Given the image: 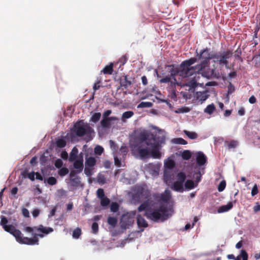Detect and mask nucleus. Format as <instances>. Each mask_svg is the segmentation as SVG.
<instances>
[{
    "label": "nucleus",
    "instance_id": "f257e3e1",
    "mask_svg": "<svg viewBox=\"0 0 260 260\" xmlns=\"http://www.w3.org/2000/svg\"><path fill=\"white\" fill-rule=\"evenodd\" d=\"M149 134L144 131L141 132L135 138L134 148L141 159L151 157L155 159H159L161 156L160 152V144L165 143L166 138L163 136L158 141L150 143L149 140Z\"/></svg>",
    "mask_w": 260,
    "mask_h": 260
},
{
    "label": "nucleus",
    "instance_id": "f03ea898",
    "mask_svg": "<svg viewBox=\"0 0 260 260\" xmlns=\"http://www.w3.org/2000/svg\"><path fill=\"white\" fill-rule=\"evenodd\" d=\"M153 202L150 199L143 202L138 208L140 212L145 211V216L147 219L155 222H163L172 216L173 211L171 208L161 205L157 208H152Z\"/></svg>",
    "mask_w": 260,
    "mask_h": 260
},
{
    "label": "nucleus",
    "instance_id": "7ed1b4c3",
    "mask_svg": "<svg viewBox=\"0 0 260 260\" xmlns=\"http://www.w3.org/2000/svg\"><path fill=\"white\" fill-rule=\"evenodd\" d=\"M197 61V57H191L189 59L182 61L178 67L180 76L183 78L192 76L197 72L203 74L201 71H198L196 66L191 67Z\"/></svg>",
    "mask_w": 260,
    "mask_h": 260
},
{
    "label": "nucleus",
    "instance_id": "20e7f679",
    "mask_svg": "<svg viewBox=\"0 0 260 260\" xmlns=\"http://www.w3.org/2000/svg\"><path fill=\"white\" fill-rule=\"evenodd\" d=\"M197 59L201 60V62L196 66L198 71H201L202 73L206 68H208L210 64V60H213V53L210 52V49L206 48L201 50L197 55Z\"/></svg>",
    "mask_w": 260,
    "mask_h": 260
},
{
    "label": "nucleus",
    "instance_id": "39448f33",
    "mask_svg": "<svg viewBox=\"0 0 260 260\" xmlns=\"http://www.w3.org/2000/svg\"><path fill=\"white\" fill-rule=\"evenodd\" d=\"M233 55V52L231 50H227L221 52L213 53V61L218 63L220 66H225L226 69H230L229 66V59Z\"/></svg>",
    "mask_w": 260,
    "mask_h": 260
},
{
    "label": "nucleus",
    "instance_id": "423d86ee",
    "mask_svg": "<svg viewBox=\"0 0 260 260\" xmlns=\"http://www.w3.org/2000/svg\"><path fill=\"white\" fill-rule=\"evenodd\" d=\"M5 231L10 233L15 237L17 242L20 244H32L33 241L28 239V237H24L21 231L16 229L12 225H6L3 228Z\"/></svg>",
    "mask_w": 260,
    "mask_h": 260
},
{
    "label": "nucleus",
    "instance_id": "0eeeda50",
    "mask_svg": "<svg viewBox=\"0 0 260 260\" xmlns=\"http://www.w3.org/2000/svg\"><path fill=\"white\" fill-rule=\"evenodd\" d=\"M72 132L77 136L81 137L90 134L93 132V129L88 123H85L83 120H79L75 123Z\"/></svg>",
    "mask_w": 260,
    "mask_h": 260
},
{
    "label": "nucleus",
    "instance_id": "6e6552de",
    "mask_svg": "<svg viewBox=\"0 0 260 260\" xmlns=\"http://www.w3.org/2000/svg\"><path fill=\"white\" fill-rule=\"evenodd\" d=\"M135 212L127 213L122 215L120 224L123 229H126L132 226L134 223Z\"/></svg>",
    "mask_w": 260,
    "mask_h": 260
},
{
    "label": "nucleus",
    "instance_id": "1a4fd4ad",
    "mask_svg": "<svg viewBox=\"0 0 260 260\" xmlns=\"http://www.w3.org/2000/svg\"><path fill=\"white\" fill-rule=\"evenodd\" d=\"M167 68H168V71L170 73L169 76L174 80L175 83H177L176 76L178 74L180 75L178 67L175 66L174 64H171L167 66Z\"/></svg>",
    "mask_w": 260,
    "mask_h": 260
},
{
    "label": "nucleus",
    "instance_id": "9d476101",
    "mask_svg": "<svg viewBox=\"0 0 260 260\" xmlns=\"http://www.w3.org/2000/svg\"><path fill=\"white\" fill-rule=\"evenodd\" d=\"M176 83L174 82H171V85H169L168 90L169 91V97L174 101H177V94L176 89Z\"/></svg>",
    "mask_w": 260,
    "mask_h": 260
},
{
    "label": "nucleus",
    "instance_id": "9b49d317",
    "mask_svg": "<svg viewBox=\"0 0 260 260\" xmlns=\"http://www.w3.org/2000/svg\"><path fill=\"white\" fill-rule=\"evenodd\" d=\"M196 161L199 166H203L207 162V157L202 152L200 151L197 153Z\"/></svg>",
    "mask_w": 260,
    "mask_h": 260
},
{
    "label": "nucleus",
    "instance_id": "f8f14e48",
    "mask_svg": "<svg viewBox=\"0 0 260 260\" xmlns=\"http://www.w3.org/2000/svg\"><path fill=\"white\" fill-rule=\"evenodd\" d=\"M137 223L139 228H143L141 230V231H143L144 230V228H146L148 226V224L146 220L141 215H137Z\"/></svg>",
    "mask_w": 260,
    "mask_h": 260
},
{
    "label": "nucleus",
    "instance_id": "ddd939ff",
    "mask_svg": "<svg viewBox=\"0 0 260 260\" xmlns=\"http://www.w3.org/2000/svg\"><path fill=\"white\" fill-rule=\"evenodd\" d=\"M196 96L198 100L203 103L209 98V94H208L207 91H198L196 92Z\"/></svg>",
    "mask_w": 260,
    "mask_h": 260
},
{
    "label": "nucleus",
    "instance_id": "4468645a",
    "mask_svg": "<svg viewBox=\"0 0 260 260\" xmlns=\"http://www.w3.org/2000/svg\"><path fill=\"white\" fill-rule=\"evenodd\" d=\"M96 163V159L92 156H88V154L85 155V165L89 167H93Z\"/></svg>",
    "mask_w": 260,
    "mask_h": 260
},
{
    "label": "nucleus",
    "instance_id": "2eb2a0df",
    "mask_svg": "<svg viewBox=\"0 0 260 260\" xmlns=\"http://www.w3.org/2000/svg\"><path fill=\"white\" fill-rule=\"evenodd\" d=\"M117 119V118L115 117H109V118H103V119L101 121V124L102 126V127L104 128H107L110 126V122L111 121H114Z\"/></svg>",
    "mask_w": 260,
    "mask_h": 260
},
{
    "label": "nucleus",
    "instance_id": "dca6fc26",
    "mask_svg": "<svg viewBox=\"0 0 260 260\" xmlns=\"http://www.w3.org/2000/svg\"><path fill=\"white\" fill-rule=\"evenodd\" d=\"M73 166L75 169L77 171V173H81L84 168L83 161L79 160H75L74 161Z\"/></svg>",
    "mask_w": 260,
    "mask_h": 260
},
{
    "label": "nucleus",
    "instance_id": "f3484780",
    "mask_svg": "<svg viewBox=\"0 0 260 260\" xmlns=\"http://www.w3.org/2000/svg\"><path fill=\"white\" fill-rule=\"evenodd\" d=\"M233 202H230L226 205H222L219 207V208L218 209L217 211L219 213L227 212L231 210L233 208Z\"/></svg>",
    "mask_w": 260,
    "mask_h": 260
},
{
    "label": "nucleus",
    "instance_id": "a211bd4d",
    "mask_svg": "<svg viewBox=\"0 0 260 260\" xmlns=\"http://www.w3.org/2000/svg\"><path fill=\"white\" fill-rule=\"evenodd\" d=\"M120 86L124 89H127L132 84L131 81L128 80L127 76H124L123 78H121L120 81Z\"/></svg>",
    "mask_w": 260,
    "mask_h": 260
},
{
    "label": "nucleus",
    "instance_id": "6ab92c4d",
    "mask_svg": "<svg viewBox=\"0 0 260 260\" xmlns=\"http://www.w3.org/2000/svg\"><path fill=\"white\" fill-rule=\"evenodd\" d=\"M37 231L40 232L43 234L47 235L50 233L52 232L53 231V229L50 227H44L43 225L41 224L39 226L37 227Z\"/></svg>",
    "mask_w": 260,
    "mask_h": 260
},
{
    "label": "nucleus",
    "instance_id": "aec40b11",
    "mask_svg": "<svg viewBox=\"0 0 260 260\" xmlns=\"http://www.w3.org/2000/svg\"><path fill=\"white\" fill-rule=\"evenodd\" d=\"M172 188L176 191L182 192L183 191V183L176 181L172 184Z\"/></svg>",
    "mask_w": 260,
    "mask_h": 260
},
{
    "label": "nucleus",
    "instance_id": "412c9836",
    "mask_svg": "<svg viewBox=\"0 0 260 260\" xmlns=\"http://www.w3.org/2000/svg\"><path fill=\"white\" fill-rule=\"evenodd\" d=\"M78 153V149L76 147H74L72 149V150L70 154V157L69 158V161L70 162H73V161H75L77 157Z\"/></svg>",
    "mask_w": 260,
    "mask_h": 260
},
{
    "label": "nucleus",
    "instance_id": "4be33fe9",
    "mask_svg": "<svg viewBox=\"0 0 260 260\" xmlns=\"http://www.w3.org/2000/svg\"><path fill=\"white\" fill-rule=\"evenodd\" d=\"M171 198V192L168 189L165 190L164 193H161V201L163 202H168Z\"/></svg>",
    "mask_w": 260,
    "mask_h": 260
},
{
    "label": "nucleus",
    "instance_id": "5701e85b",
    "mask_svg": "<svg viewBox=\"0 0 260 260\" xmlns=\"http://www.w3.org/2000/svg\"><path fill=\"white\" fill-rule=\"evenodd\" d=\"M185 85L188 86L190 89H194L197 86V81L196 79V77L191 78V79L188 81Z\"/></svg>",
    "mask_w": 260,
    "mask_h": 260
},
{
    "label": "nucleus",
    "instance_id": "b1692460",
    "mask_svg": "<svg viewBox=\"0 0 260 260\" xmlns=\"http://www.w3.org/2000/svg\"><path fill=\"white\" fill-rule=\"evenodd\" d=\"M38 237H40L41 238L44 237V235L43 234H35L33 237L31 238H28V239L32 240L33 241L32 244H25L26 245H39V239Z\"/></svg>",
    "mask_w": 260,
    "mask_h": 260
},
{
    "label": "nucleus",
    "instance_id": "393cba45",
    "mask_svg": "<svg viewBox=\"0 0 260 260\" xmlns=\"http://www.w3.org/2000/svg\"><path fill=\"white\" fill-rule=\"evenodd\" d=\"M113 64L111 63L110 64L105 66V67L101 71V73L104 74L111 75L113 73Z\"/></svg>",
    "mask_w": 260,
    "mask_h": 260
},
{
    "label": "nucleus",
    "instance_id": "a878e982",
    "mask_svg": "<svg viewBox=\"0 0 260 260\" xmlns=\"http://www.w3.org/2000/svg\"><path fill=\"white\" fill-rule=\"evenodd\" d=\"M215 109V106L214 104L212 103L208 105L204 109V112L206 113L211 115L214 112Z\"/></svg>",
    "mask_w": 260,
    "mask_h": 260
},
{
    "label": "nucleus",
    "instance_id": "bb28decb",
    "mask_svg": "<svg viewBox=\"0 0 260 260\" xmlns=\"http://www.w3.org/2000/svg\"><path fill=\"white\" fill-rule=\"evenodd\" d=\"M184 186L186 189L190 190L193 189L196 186L192 180H187L186 181Z\"/></svg>",
    "mask_w": 260,
    "mask_h": 260
},
{
    "label": "nucleus",
    "instance_id": "cd10ccee",
    "mask_svg": "<svg viewBox=\"0 0 260 260\" xmlns=\"http://www.w3.org/2000/svg\"><path fill=\"white\" fill-rule=\"evenodd\" d=\"M181 157L184 160H189L191 157V153L189 150H184L182 152Z\"/></svg>",
    "mask_w": 260,
    "mask_h": 260
},
{
    "label": "nucleus",
    "instance_id": "c85d7f7f",
    "mask_svg": "<svg viewBox=\"0 0 260 260\" xmlns=\"http://www.w3.org/2000/svg\"><path fill=\"white\" fill-rule=\"evenodd\" d=\"M108 223L113 227H115L117 223V219L115 217L109 216L107 219Z\"/></svg>",
    "mask_w": 260,
    "mask_h": 260
},
{
    "label": "nucleus",
    "instance_id": "c756f323",
    "mask_svg": "<svg viewBox=\"0 0 260 260\" xmlns=\"http://www.w3.org/2000/svg\"><path fill=\"white\" fill-rule=\"evenodd\" d=\"M134 114L133 111H128L124 112L122 115V120L125 121L126 119H128L132 117Z\"/></svg>",
    "mask_w": 260,
    "mask_h": 260
},
{
    "label": "nucleus",
    "instance_id": "7c9ffc66",
    "mask_svg": "<svg viewBox=\"0 0 260 260\" xmlns=\"http://www.w3.org/2000/svg\"><path fill=\"white\" fill-rule=\"evenodd\" d=\"M184 133L190 139H196L198 137V135L196 133L193 132H189L186 130L184 131Z\"/></svg>",
    "mask_w": 260,
    "mask_h": 260
},
{
    "label": "nucleus",
    "instance_id": "2f4dec72",
    "mask_svg": "<svg viewBox=\"0 0 260 260\" xmlns=\"http://www.w3.org/2000/svg\"><path fill=\"white\" fill-rule=\"evenodd\" d=\"M172 141L174 143L177 144L186 145L187 144V141L182 138H174L172 139Z\"/></svg>",
    "mask_w": 260,
    "mask_h": 260
},
{
    "label": "nucleus",
    "instance_id": "473e14b6",
    "mask_svg": "<svg viewBox=\"0 0 260 260\" xmlns=\"http://www.w3.org/2000/svg\"><path fill=\"white\" fill-rule=\"evenodd\" d=\"M56 144L58 148H63L66 145V141L63 138H60L56 140Z\"/></svg>",
    "mask_w": 260,
    "mask_h": 260
},
{
    "label": "nucleus",
    "instance_id": "72a5a7b5",
    "mask_svg": "<svg viewBox=\"0 0 260 260\" xmlns=\"http://www.w3.org/2000/svg\"><path fill=\"white\" fill-rule=\"evenodd\" d=\"M152 106V103L149 102H142L138 106V108H149Z\"/></svg>",
    "mask_w": 260,
    "mask_h": 260
},
{
    "label": "nucleus",
    "instance_id": "f704fd0d",
    "mask_svg": "<svg viewBox=\"0 0 260 260\" xmlns=\"http://www.w3.org/2000/svg\"><path fill=\"white\" fill-rule=\"evenodd\" d=\"M101 117V114L100 113H99V112L95 113L92 116V117L90 119V121H92L94 123H96L97 122H98L100 120Z\"/></svg>",
    "mask_w": 260,
    "mask_h": 260
},
{
    "label": "nucleus",
    "instance_id": "c9c22d12",
    "mask_svg": "<svg viewBox=\"0 0 260 260\" xmlns=\"http://www.w3.org/2000/svg\"><path fill=\"white\" fill-rule=\"evenodd\" d=\"M228 143L227 146L229 149L235 148L238 145V142L237 140H231L230 142H226Z\"/></svg>",
    "mask_w": 260,
    "mask_h": 260
},
{
    "label": "nucleus",
    "instance_id": "e433bc0d",
    "mask_svg": "<svg viewBox=\"0 0 260 260\" xmlns=\"http://www.w3.org/2000/svg\"><path fill=\"white\" fill-rule=\"evenodd\" d=\"M81 234V230L80 228H77L73 231V237L75 239H78Z\"/></svg>",
    "mask_w": 260,
    "mask_h": 260
},
{
    "label": "nucleus",
    "instance_id": "4c0bfd02",
    "mask_svg": "<svg viewBox=\"0 0 260 260\" xmlns=\"http://www.w3.org/2000/svg\"><path fill=\"white\" fill-rule=\"evenodd\" d=\"M101 200V205L103 207H106L108 206L110 203V200L107 197H105Z\"/></svg>",
    "mask_w": 260,
    "mask_h": 260
},
{
    "label": "nucleus",
    "instance_id": "58836bf2",
    "mask_svg": "<svg viewBox=\"0 0 260 260\" xmlns=\"http://www.w3.org/2000/svg\"><path fill=\"white\" fill-rule=\"evenodd\" d=\"M102 82V78L101 77L97 78L96 82L94 84L93 89L94 91L98 90L100 88V84Z\"/></svg>",
    "mask_w": 260,
    "mask_h": 260
},
{
    "label": "nucleus",
    "instance_id": "ea45409f",
    "mask_svg": "<svg viewBox=\"0 0 260 260\" xmlns=\"http://www.w3.org/2000/svg\"><path fill=\"white\" fill-rule=\"evenodd\" d=\"M104 152V148L99 145L96 146L94 149V152L95 154L100 155Z\"/></svg>",
    "mask_w": 260,
    "mask_h": 260
},
{
    "label": "nucleus",
    "instance_id": "a19ab883",
    "mask_svg": "<svg viewBox=\"0 0 260 260\" xmlns=\"http://www.w3.org/2000/svg\"><path fill=\"white\" fill-rule=\"evenodd\" d=\"M178 181V182H181L183 184L186 179V176L184 173L180 172L177 175Z\"/></svg>",
    "mask_w": 260,
    "mask_h": 260
},
{
    "label": "nucleus",
    "instance_id": "79ce46f5",
    "mask_svg": "<svg viewBox=\"0 0 260 260\" xmlns=\"http://www.w3.org/2000/svg\"><path fill=\"white\" fill-rule=\"evenodd\" d=\"M240 258H242V260H248V254L246 250L242 249L241 250L240 254L239 255Z\"/></svg>",
    "mask_w": 260,
    "mask_h": 260
},
{
    "label": "nucleus",
    "instance_id": "37998d69",
    "mask_svg": "<svg viewBox=\"0 0 260 260\" xmlns=\"http://www.w3.org/2000/svg\"><path fill=\"white\" fill-rule=\"evenodd\" d=\"M70 181L73 186H78L80 184L79 178L76 177L75 178L70 179Z\"/></svg>",
    "mask_w": 260,
    "mask_h": 260
},
{
    "label": "nucleus",
    "instance_id": "c03bdc74",
    "mask_svg": "<svg viewBox=\"0 0 260 260\" xmlns=\"http://www.w3.org/2000/svg\"><path fill=\"white\" fill-rule=\"evenodd\" d=\"M172 78L170 76H167L165 77L164 78H161L159 82L160 83H170V85H171V82H173V81H171Z\"/></svg>",
    "mask_w": 260,
    "mask_h": 260
},
{
    "label": "nucleus",
    "instance_id": "a18cd8bd",
    "mask_svg": "<svg viewBox=\"0 0 260 260\" xmlns=\"http://www.w3.org/2000/svg\"><path fill=\"white\" fill-rule=\"evenodd\" d=\"M69 169L67 168L64 167L61 168L58 171V174L60 176H64L69 173Z\"/></svg>",
    "mask_w": 260,
    "mask_h": 260
},
{
    "label": "nucleus",
    "instance_id": "49530a36",
    "mask_svg": "<svg viewBox=\"0 0 260 260\" xmlns=\"http://www.w3.org/2000/svg\"><path fill=\"white\" fill-rule=\"evenodd\" d=\"M110 209L113 212H117L119 209V205L116 202H113L111 205Z\"/></svg>",
    "mask_w": 260,
    "mask_h": 260
},
{
    "label": "nucleus",
    "instance_id": "de8ad7c7",
    "mask_svg": "<svg viewBox=\"0 0 260 260\" xmlns=\"http://www.w3.org/2000/svg\"><path fill=\"white\" fill-rule=\"evenodd\" d=\"M96 194H97L98 198H99L100 199H101L102 198L106 197L105 196L104 189L102 188H99L97 190Z\"/></svg>",
    "mask_w": 260,
    "mask_h": 260
},
{
    "label": "nucleus",
    "instance_id": "09e8293b",
    "mask_svg": "<svg viewBox=\"0 0 260 260\" xmlns=\"http://www.w3.org/2000/svg\"><path fill=\"white\" fill-rule=\"evenodd\" d=\"M47 183L50 185H53L56 184V179L54 177H49L47 179Z\"/></svg>",
    "mask_w": 260,
    "mask_h": 260
},
{
    "label": "nucleus",
    "instance_id": "8fccbe9b",
    "mask_svg": "<svg viewBox=\"0 0 260 260\" xmlns=\"http://www.w3.org/2000/svg\"><path fill=\"white\" fill-rule=\"evenodd\" d=\"M128 57L126 55H123L119 59V62L120 63V67L123 66L127 61Z\"/></svg>",
    "mask_w": 260,
    "mask_h": 260
},
{
    "label": "nucleus",
    "instance_id": "3c124183",
    "mask_svg": "<svg viewBox=\"0 0 260 260\" xmlns=\"http://www.w3.org/2000/svg\"><path fill=\"white\" fill-rule=\"evenodd\" d=\"M226 186V182L224 180L221 181L218 186V190L220 192L222 191Z\"/></svg>",
    "mask_w": 260,
    "mask_h": 260
},
{
    "label": "nucleus",
    "instance_id": "603ef678",
    "mask_svg": "<svg viewBox=\"0 0 260 260\" xmlns=\"http://www.w3.org/2000/svg\"><path fill=\"white\" fill-rule=\"evenodd\" d=\"M92 233L93 234H96L99 231V225L98 223L94 222L92 223L91 226Z\"/></svg>",
    "mask_w": 260,
    "mask_h": 260
},
{
    "label": "nucleus",
    "instance_id": "864d4df0",
    "mask_svg": "<svg viewBox=\"0 0 260 260\" xmlns=\"http://www.w3.org/2000/svg\"><path fill=\"white\" fill-rule=\"evenodd\" d=\"M90 168L91 167L85 166L84 169V173L88 177L91 176L92 174V169Z\"/></svg>",
    "mask_w": 260,
    "mask_h": 260
},
{
    "label": "nucleus",
    "instance_id": "5fc2aeb1",
    "mask_svg": "<svg viewBox=\"0 0 260 260\" xmlns=\"http://www.w3.org/2000/svg\"><path fill=\"white\" fill-rule=\"evenodd\" d=\"M37 226H34L33 228L30 227V226H26L24 229V231L28 233H32L34 231H37Z\"/></svg>",
    "mask_w": 260,
    "mask_h": 260
},
{
    "label": "nucleus",
    "instance_id": "6e6d98bb",
    "mask_svg": "<svg viewBox=\"0 0 260 260\" xmlns=\"http://www.w3.org/2000/svg\"><path fill=\"white\" fill-rule=\"evenodd\" d=\"M8 222V219L6 217L4 216L1 217V225L3 226V228H4V226L7 225Z\"/></svg>",
    "mask_w": 260,
    "mask_h": 260
},
{
    "label": "nucleus",
    "instance_id": "4d7b16f0",
    "mask_svg": "<svg viewBox=\"0 0 260 260\" xmlns=\"http://www.w3.org/2000/svg\"><path fill=\"white\" fill-rule=\"evenodd\" d=\"M166 167L169 169H172L174 167V162L173 160H170L165 164Z\"/></svg>",
    "mask_w": 260,
    "mask_h": 260
},
{
    "label": "nucleus",
    "instance_id": "13d9d810",
    "mask_svg": "<svg viewBox=\"0 0 260 260\" xmlns=\"http://www.w3.org/2000/svg\"><path fill=\"white\" fill-rule=\"evenodd\" d=\"M63 165L62 161L60 159H57L55 160L54 165L57 168H60Z\"/></svg>",
    "mask_w": 260,
    "mask_h": 260
},
{
    "label": "nucleus",
    "instance_id": "bf43d9fd",
    "mask_svg": "<svg viewBox=\"0 0 260 260\" xmlns=\"http://www.w3.org/2000/svg\"><path fill=\"white\" fill-rule=\"evenodd\" d=\"M153 199L158 202L161 201V194L155 193L152 195Z\"/></svg>",
    "mask_w": 260,
    "mask_h": 260
},
{
    "label": "nucleus",
    "instance_id": "052dcab7",
    "mask_svg": "<svg viewBox=\"0 0 260 260\" xmlns=\"http://www.w3.org/2000/svg\"><path fill=\"white\" fill-rule=\"evenodd\" d=\"M114 163L118 167H120L121 166V160L119 159L117 156L114 157Z\"/></svg>",
    "mask_w": 260,
    "mask_h": 260
},
{
    "label": "nucleus",
    "instance_id": "680f3d73",
    "mask_svg": "<svg viewBox=\"0 0 260 260\" xmlns=\"http://www.w3.org/2000/svg\"><path fill=\"white\" fill-rule=\"evenodd\" d=\"M144 192V195H145V198L146 199L150 196V192L148 190L145 191L143 188H142L140 191H139V193H140L141 195H143Z\"/></svg>",
    "mask_w": 260,
    "mask_h": 260
},
{
    "label": "nucleus",
    "instance_id": "e2e57ef3",
    "mask_svg": "<svg viewBox=\"0 0 260 260\" xmlns=\"http://www.w3.org/2000/svg\"><path fill=\"white\" fill-rule=\"evenodd\" d=\"M40 213V210L38 209H36L32 211V215L34 218H36L39 215Z\"/></svg>",
    "mask_w": 260,
    "mask_h": 260
},
{
    "label": "nucleus",
    "instance_id": "0e129e2a",
    "mask_svg": "<svg viewBox=\"0 0 260 260\" xmlns=\"http://www.w3.org/2000/svg\"><path fill=\"white\" fill-rule=\"evenodd\" d=\"M258 188L257 187L256 185H255L251 190V195L252 196H254L255 195L257 194L258 193Z\"/></svg>",
    "mask_w": 260,
    "mask_h": 260
},
{
    "label": "nucleus",
    "instance_id": "69168bd1",
    "mask_svg": "<svg viewBox=\"0 0 260 260\" xmlns=\"http://www.w3.org/2000/svg\"><path fill=\"white\" fill-rule=\"evenodd\" d=\"M60 156L64 160H67L68 158V154L66 151H63L60 153Z\"/></svg>",
    "mask_w": 260,
    "mask_h": 260
},
{
    "label": "nucleus",
    "instance_id": "338daca9",
    "mask_svg": "<svg viewBox=\"0 0 260 260\" xmlns=\"http://www.w3.org/2000/svg\"><path fill=\"white\" fill-rule=\"evenodd\" d=\"M120 151L121 152V153L123 154V155H126L128 152V150L126 147L125 146H122L120 148Z\"/></svg>",
    "mask_w": 260,
    "mask_h": 260
},
{
    "label": "nucleus",
    "instance_id": "774afa93",
    "mask_svg": "<svg viewBox=\"0 0 260 260\" xmlns=\"http://www.w3.org/2000/svg\"><path fill=\"white\" fill-rule=\"evenodd\" d=\"M22 212L24 217H28L29 216V211L26 208H23L22 210Z\"/></svg>",
    "mask_w": 260,
    "mask_h": 260
}]
</instances>
